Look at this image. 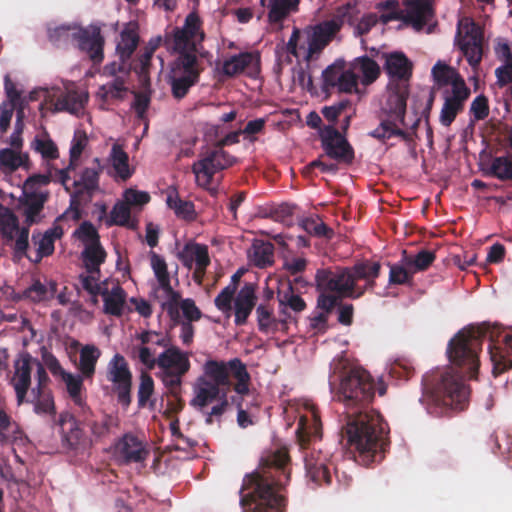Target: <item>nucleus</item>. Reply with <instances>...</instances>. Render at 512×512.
I'll return each mask as SVG.
<instances>
[{"instance_id": "1", "label": "nucleus", "mask_w": 512, "mask_h": 512, "mask_svg": "<svg viewBox=\"0 0 512 512\" xmlns=\"http://www.w3.org/2000/svg\"><path fill=\"white\" fill-rule=\"evenodd\" d=\"M489 337V354L495 377L512 369V333H504L496 326L463 329L450 339L447 347L449 361L454 366L441 373L423 377V395L420 401L433 416H447L454 410H463L470 389L464 377L477 379L480 367L479 352L483 338Z\"/></svg>"}, {"instance_id": "2", "label": "nucleus", "mask_w": 512, "mask_h": 512, "mask_svg": "<svg viewBox=\"0 0 512 512\" xmlns=\"http://www.w3.org/2000/svg\"><path fill=\"white\" fill-rule=\"evenodd\" d=\"M250 383V373L240 358L208 359L202 366V374L193 384V398L190 400V406L199 412H204L210 404L218 401L210 411L205 413V423L212 425L215 419L220 421L229 407L228 393L234 390L240 396L247 395Z\"/></svg>"}, {"instance_id": "3", "label": "nucleus", "mask_w": 512, "mask_h": 512, "mask_svg": "<svg viewBox=\"0 0 512 512\" xmlns=\"http://www.w3.org/2000/svg\"><path fill=\"white\" fill-rule=\"evenodd\" d=\"M290 481V457L286 448L277 449L261 459L255 472L244 479L240 490L243 512H283L286 499L282 489Z\"/></svg>"}, {"instance_id": "4", "label": "nucleus", "mask_w": 512, "mask_h": 512, "mask_svg": "<svg viewBox=\"0 0 512 512\" xmlns=\"http://www.w3.org/2000/svg\"><path fill=\"white\" fill-rule=\"evenodd\" d=\"M342 436L355 454V461L363 466L380 463L390 445L389 428L380 413L374 409L346 412Z\"/></svg>"}, {"instance_id": "5", "label": "nucleus", "mask_w": 512, "mask_h": 512, "mask_svg": "<svg viewBox=\"0 0 512 512\" xmlns=\"http://www.w3.org/2000/svg\"><path fill=\"white\" fill-rule=\"evenodd\" d=\"M379 262L364 260L351 267L318 269L315 275L317 288L335 292L339 297L358 299L367 290H373L380 275Z\"/></svg>"}, {"instance_id": "6", "label": "nucleus", "mask_w": 512, "mask_h": 512, "mask_svg": "<svg viewBox=\"0 0 512 512\" xmlns=\"http://www.w3.org/2000/svg\"><path fill=\"white\" fill-rule=\"evenodd\" d=\"M337 396L349 412L371 409L375 382L367 370L351 367L340 376Z\"/></svg>"}, {"instance_id": "7", "label": "nucleus", "mask_w": 512, "mask_h": 512, "mask_svg": "<svg viewBox=\"0 0 512 512\" xmlns=\"http://www.w3.org/2000/svg\"><path fill=\"white\" fill-rule=\"evenodd\" d=\"M48 38L57 47L76 45L94 63H100L104 58V38L98 26L82 28L75 24L61 25L49 28Z\"/></svg>"}, {"instance_id": "8", "label": "nucleus", "mask_w": 512, "mask_h": 512, "mask_svg": "<svg viewBox=\"0 0 512 512\" xmlns=\"http://www.w3.org/2000/svg\"><path fill=\"white\" fill-rule=\"evenodd\" d=\"M389 95L384 111L387 118L381 120L379 126L371 132V136L385 141L392 137H400L404 141H410L411 136L399 124L405 125L407 98L409 96V85L388 84Z\"/></svg>"}, {"instance_id": "9", "label": "nucleus", "mask_w": 512, "mask_h": 512, "mask_svg": "<svg viewBox=\"0 0 512 512\" xmlns=\"http://www.w3.org/2000/svg\"><path fill=\"white\" fill-rule=\"evenodd\" d=\"M345 13L338 14L332 19L322 21L316 25H308L303 29L294 27L286 44V50L294 57H298V42L306 38L308 43V58H313L333 40L344 24Z\"/></svg>"}, {"instance_id": "10", "label": "nucleus", "mask_w": 512, "mask_h": 512, "mask_svg": "<svg viewBox=\"0 0 512 512\" xmlns=\"http://www.w3.org/2000/svg\"><path fill=\"white\" fill-rule=\"evenodd\" d=\"M51 180L52 169L49 168L47 173L32 174L24 181L22 196L18 203L28 227L40 223L44 218V205L50 198V192L46 187Z\"/></svg>"}, {"instance_id": "11", "label": "nucleus", "mask_w": 512, "mask_h": 512, "mask_svg": "<svg viewBox=\"0 0 512 512\" xmlns=\"http://www.w3.org/2000/svg\"><path fill=\"white\" fill-rule=\"evenodd\" d=\"M203 21L197 12H190L184 21L182 27H174L171 32L164 35V46L171 53H176V58L184 55L193 57L195 63L199 62L197 58L198 45L205 39L203 31Z\"/></svg>"}, {"instance_id": "12", "label": "nucleus", "mask_w": 512, "mask_h": 512, "mask_svg": "<svg viewBox=\"0 0 512 512\" xmlns=\"http://www.w3.org/2000/svg\"><path fill=\"white\" fill-rule=\"evenodd\" d=\"M102 171L103 167L100 159L95 158L92 162V166L84 168L79 174V178L73 181L72 186L74 190L71 193L70 199L73 221L77 222L81 219V202H90L95 193L99 191V180Z\"/></svg>"}, {"instance_id": "13", "label": "nucleus", "mask_w": 512, "mask_h": 512, "mask_svg": "<svg viewBox=\"0 0 512 512\" xmlns=\"http://www.w3.org/2000/svg\"><path fill=\"white\" fill-rule=\"evenodd\" d=\"M202 71L203 68L199 62L195 63L193 57L184 55L181 58H175L167 76L172 96L178 100L184 98L190 88L199 82Z\"/></svg>"}, {"instance_id": "14", "label": "nucleus", "mask_w": 512, "mask_h": 512, "mask_svg": "<svg viewBox=\"0 0 512 512\" xmlns=\"http://www.w3.org/2000/svg\"><path fill=\"white\" fill-rule=\"evenodd\" d=\"M234 162L235 159L229 153L215 144L213 149L207 150L201 159L192 165L197 184L203 188H208L214 174L232 166Z\"/></svg>"}, {"instance_id": "15", "label": "nucleus", "mask_w": 512, "mask_h": 512, "mask_svg": "<svg viewBox=\"0 0 512 512\" xmlns=\"http://www.w3.org/2000/svg\"><path fill=\"white\" fill-rule=\"evenodd\" d=\"M106 378L113 385V392L124 408L131 404V390L133 375L125 357L115 354L107 365Z\"/></svg>"}, {"instance_id": "16", "label": "nucleus", "mask_w": 512, "mask_h": 512, "mask_svg": "<svg viewBox=\"0 0 512 512\" xmlns=\"http://www.w3.org/2000/svg\"><path fill=\"white\" fill-rule=\"evenodd\" d=\"M321 146L326 155L339 163L350 165L354 149L347 139L333 126H325L320 132Z\"/></svg>"}, {"instance_id": "17", "label": "nucleus", "mask_w": 512, "mask_h": 512, "mask_svg": "<svg viewBox=\"0 0 512 512\" xmlns=\"http://www.w3.org/2000/svg\"><path fill=\"white\" fill-rule=\"evenodd\" d=\"M306 478L314 487L328 486L332 483V473L335 466L326 455L313 449L304 457Z\"/></svg>"}, {"instance_id": "18", "label": "nucleus", "mask_w": 512, "mask_h": 512, "mask_svg": "<svg viewBox=\"0 0 512 512\" xmlns=\"http://www.w3.org/2000/svg\"><path fill=\"white\" fill-rule=\"evenodd\" d=\"M32 356L28 352L19 354L14 362V374L10 384L15 390L17 404L20 406L27 401V392L31 386Z\"/></svg>"}, {"instance_id": "19", "label": "nucleus", "mask_w": 512, "mask_h": 512, "mask_svg": "<svg viewBox=\"0 0 512 512\" xmlns=\"http://www.w3.org/2000/svg\"><path fill=\"white\" fill-rule=\"evenodd\" d=\"M404 18L402 26H411L421 31L432 19L434 11L429 0H403Z\"/></svg>"}, {"instance_id": "20", "label": "nucleus", "mask_w": 512, "mask_h": 512, "mask_svg": "<svg viewBox=\"0 0 512 512\" xmlns=\"http://www.w3.org/2000/svg\"><path fill=\"white\" fill-rule=\"evenodd\" d=\"M384 71L389 77L388 84L409 85L412 77L413 64L402 52L385 54Z\"/></svg>"}, {"instance_id": "21", "label": "nucleus", "mask_w": 512, "mask_h": 512, "mask_svg": "<svg viewBox=\"0 0 512 512\" xmlns=\"http://www.w3.org/2000/svg\"><path fill=\"white\" fill-rule=\"evenodd\" d=\"M157 367L162 372L188 373L191 367L189 354L170 342L158 355Z\"/></svg>"}, {"instance_id": "22", "label": "nucleus", "mask_w": 512, "mask_h": 512, "mask_svg": "<svg viewBox=\"0 0 512 512\" xmlns=\"http://www.w3.org/2000/svg\"><path fill=\"white\" fill-rule=\"evenodd\" d=\"M278 297L282 327H286L289 323H297V315L307 307L304 299L294 293L292 286L288 291L279 293Z\"/></svg>"}, {"instance_id": "23", "label": "nucleus", "mask_w": 512, "mask_h": 512, "mask_svg": "<svg viewBox=\"0 0 512 512\" xmlns=\"http://www.w3.org/2000/svg\"><path fill=\"white\" fill-rule=\"evenodd\" d=\"M256 300L255 285L245 283L234 300V322L236 326L246 324L248 317L256 306Z\"/></svg>"}, {"instance_id": "24", "label": "nucleus", "mask_w": 512, "mask_h": 512, "mask_svg": "<svg viewBox=\"0 0 512 512\" xmlns=\"http://www.w3.org/2000/svg\"><path fill=\"white\" fill-rule=\"evenodd\" d=\"M57 425L61 430L62 446L68 450L76 449L84 436L76 418L69 412H62L58 417Z\"/></svg>"}, {"instance_id": "25", "label": "nucleus", "mask_w": 512, "mask_h": 512, "mask_svg": "<svg viewBox=\"0 0 512 512\" xmlns=\"http://www.w3.org/2000/svg\"><path fill=\"white\" fill-rule=\"evenodd\" d=\"M116 450L125 463L142 462L149 455L142 441L132 434H125L118 442Z\"/></svg>"}, {"instance_id": "26", "label": "nucleus", "mask_w": 512, "mask_h": 512, "mask_svg": "<svg viewBox=\"0 0 512 512\" xmlns=\"http://www.w3.org/2000/svg\"><path fill=\"white\" fill-rule=\"evenodd\" d=\"M311 418L301 416L296 429L297 441L302 449L310 443L312 439L320 438L321 436V421L318 410L311 407Z\"/></svg>"}, {"instance_id": "27", "label": "nucleus", "mask_w": 512, "mask_h": 512, "mask_svg": "<svg viewBox=\"0 0 512 512\" xmlns=\"http://www.w3.org/2000/svg\"><path fill=\"white\" fill-rule=\"evenodd\" d=\"M300 0H260L262 6L269 8L268 21L272 24L280 23L290 13L297 12Z\"/></svg>"}, {"instance_id": "28", "label": "nucleus", "mask_w": 512, "mask_h": 512, "mask_svg": "<svg viewBox=\"0 0 512 512\" xmlns=\"http://www.w3.org/2000/svg\"><path fill=\"white\" fill-rule=\"evenodd\" d=\"M25 403L33 405V411L40 416H55L56 407L54 397L50 389L32 388L31 399Z\"/></svg>"}, {"instance_id": "29", "label": "nucleus", "mask_w": 512, "mask_h": 512, "mask_svg": "<svg viewBox=\"0 0 512 512\" xmlns=\"http://www.w3.org/2000/svg\"><path fill=\"white\" fill-rule=\"evenodd\" d=\"M100 295L103 298L105 314L116 317L122 316L126 303V292L120 285L112 287L110 291L104 288Z\"/></svg>"}, {"instance_id": "30", "label": "nucleus", "mask_w": 512, "mask_h": 512, "mask_svg": "<svg viewBox=\"0 0 512 512\" xmlns=\"http://www.w3.org/2000/svg\"><path fill=\"white\" fill-rule=\"evenodd\" d=\"M258 329L262 333L275 332L282 326L281 316L276 318L274 307L268 301L260 303L255 310Z\"/></svg>"}, {"instance_id": "31", "label": "nucleus", "mask_w": 512, "mask_h": 512, "mask_svg": "<svg viewBox=\"0 0 512 512\" xmlns=\"http://www.w3.org/2000/svg\"><path fill=\"white\" fill-rule=\"evenodd\" d=\"M106 251L101 243H87L82 251V260L88 274H99L100 266L105 262Z\"/></svg>"}, {"instance_id": "32", "label": "nucleus", "mask_w": 512, "mask_h": 512, "mask_svg": "<svg viewBox=\"0 0 512 512\" xmlns=\"http://www.w3.org/2000/svg\"><path fill=\"white\" fill-rule=\"evenodd\" d=\"M0 166L13 172L23 167L29 169V155L20 150L4 148L0 150Z\"/></svg>"}, {"instance_id": "33", "label": "nucleus", "mask_w": 512, "mask_h": 512, "mask_svg": "<svg viewBox=\"0 0 512 512\" xmlns=\"http://www.w3.org/2000/svg\"><path fill=\"white\" fill-rule=\"evenodd\" d=\"M353 69L361 74V82L363 85L372 84L378 79L381 73L380 66L377 62L368 56L357 58L353 64Z\"/></svg>"}, {"instance_id": "34", "label": "nucleus", "mask_w": 512, "mask_h": 512, "mask_svg": "<svg viewBox=\"0 0 512 512\" xmlns=\"http://www.w3.org/2000/svg\"><path fill=\"white\" fill-rule=\"evenodd\" d=\"M110 160L116 172V175L123 181L132 176V170L129 167V156L120 144H114L111 148Z\"/></svg>"}, {"instance_id": "35", "label": "nucleus", "mask_w": 512, "mask_h": 512, "mask_svg": "<svg viewBox=\"0 0 512 512\" xmlns=\"http://www.w3.org/2000/svg\"><path fill=\"white\" fill-rule=\"evenodd\" d=\"M253 59L254 56L250 52H242L233 55L223 62L222 73L228 77L236 76L250 66Z\"/></svg>"}, {"instance_id": "36", "label": "nucleus", "mask_w": 512, "mask_h": 512, "mask_svg": "<svg viewBox=\"0 0 512 512\" xmlns=\"http://www.w3.org/2000/svg\"><path fill=\"white\" fill-rule=\"evenodd\" d=\"M56 291V282L50 281L49 286H46L40 280H35L28 288L25 289L24 296L33 302H41L53 298Z\"/></svg>"}, {"instance_id": "37", "label": "nucleus", "mask_w": 512, "mask_h": 512, "mask_svg": "<svg viewBox=\"0 0 512 512\" xmlns=\"http://www.w3.org/2000/svg\"><path fill=\"white\" fill-rule=\"evenodd\" d=\"M21 229L19 227L18 217L14 212L4 206L0 207V232L7 242L13 241L16 236V232Z\"/></svg>"}, {"instance_id": "38", "label": "nucleus", "mask_w": 512, "mask_h": 512, "mask_svg": "<svg viewBox=\"0 0 512 512\" xmlns=\"http://www.w3.org/2000/svg\"><path fill=\"white\" fill-rule=\"evenodd\" d=\"M435 252L429 250H420L415 256H408L406 251H403L402 262L412 269L414 274L427 270L435 261Z\"/></svg>"}, {"instance_id": "39", "label": "nucleus", "mask_w": 512, "mask_h": 512, "mask_svg": "<svg viewBox=\"0 0 512 512\" xmlns=\"http://www.w3.org/2000/svg\"><path fill=\"white\" fill-rule=\"evenodd\" d=\"M376 8L379 11H382V14L379 17L382 24H388L394 20H400L403 23V2L400 3L398 0H385L379 2L376 5Z\"/></svg>"}, {"instance_id": "40", "label": "nucleus", "mask_w": 512, "mask_h": 512, "mask_svg": "<svg viewBox=\"0 0 512 512\" xmlns=\"http://www.w3.org/2000/svg\"><path fill=\"white\" fill-rule=\"evenodd\" d=\"M83 378H85L83 375H75L69 372L62 371V379L66 384V389L70 398L72 399L75 405L81 408L85 404L81 394L84 388Z\"/></svg>"}, {"instance_id": "41", "label": "nucleus", "mask_w": 512, "mask_h": 512, "mask_svg": "<svg viewBox=\"0 0 512 512\" xmlns=\"http://www.w3.org/2000/svg\"><path fill=\"white\" fill-rule=\"evenodd\" d=\"M100 350L93 345H86L80 351V371L85 378H92L95 373Z\"/></svg>"}, {"instance_id": "42", "label": "nucleus", "mask_w": 512, "mask_h": 512, "mask_svg": "<svg viewBox=\"0 0 512 512\" xmlns=\"http://www.w3.org/2000/svg\"><path fill=\"white\" fill-rule=\"evenodd\" d=\"M120 37L116 50L121 61L127 62L138 46L139 36L134 30H123Z\"/></svg>"}, {"instance_id": "43", "label": "nucleus", "mask_w": 512, "mask_h": 512, "mask_svg": "<svg viewBox=\"0 0 512 512\" xmlns=\"http://www.w3.org/2000/svg\"><path fill=\"white\" fill-rule=\"evenodd\" d=\"M125 83V77L116 76L111 82L100 86L98 94L104 101L108 99L123 100L128 91Z\"/></svg>"}, {"instance_id": "44", "label": "nucleus", "mask_w": 512, "mask_h": 512, "mask_svg": "<svg viewBox=\"0 0 512 512\" xmlns=\"http://www.w3.org/2000/svg\"><path fill=\"white\" fill-rule=\"evenodd\" d=\"M457 39L458 42L483 41V33L472 19L465 18L458 23Z\"/></svg>"}, {"instance_id": "45", "label": "nucleus", "mask_w": 512, "mask_h": 512, "mask_svg": "<svg viewBox=\"0 0 512 512\" xmlns=\"http://www.w3.org/2000/svg\"><path fill=\"white\" fill-rule=\"evenodd\" d=\"M431 73L435 83L439 87L450 85L455 82L457 78L462 77L455 68L441 61H438L433 66Z\"/></svg>"}, {"instance_id": "46", "label": "nucleus", "mask_w": 512, "mask_h": 512, "mask_svg": "<svg viewBox=\"0 0 512 512\" xmlns=\"http://www.w3.org/2000/svg\"><path fill=\"white\" fill-rule=\"evenodd\" d=\"M150 264L161 288L170 289V275L165 259L154 251H150Z\"/></svg>"}, {"instance_id": "47", "label": "nucleus", "mask_w": 512, "mask_h": 512, "mask_svg": "<svg viewBox=\"0 0 512 512\" xmlns=\"http://www.w3.org/2000/svg\"><path fill=\"white\" fill-rule=\"evenodd\" d=\"M253 261L258 268H266L274 262V246L269 242L254 245Z\"/></svg>"}, {"instance_id": "48", "label": "nucleus", "mask_w": 512, "mask_h": 512, "mask_svg": "<svg viewBox=\"0 0 512 512\" xmlns=\"http://www.w3.org/2000/svg\"><path fill=\"white\" fill-rule=\"evenodd\" d=\"M32 148L41 154L43 159L55 160L59 157L58 147L55 142L47 137H35L31 144Z\"/></svg>"}, {"instance_id": "49", "label": "nucleus", "mask_w": 512, "mask_h": 512, "mask_svg": "<svg viewBox=\"0 0 512 512\" xmlns=\"http://www.w3.org/2000/svg\"><path fill=\"white\" fill-rule=\"evenodd\" d=\"M488 174L500 180L512 179V161L505 156L495 157L491 162Z\"/></svg>"}, {"instance_id": "50", "label": "nucleus", "mask_w": 512, "mask_h": 512, "mask_svg": "<svg viewBox=\"0 0 512 512\" xmlns=\"http://www.w3.org/2000/svg\"><path fill=\"white\" fill-rule=\"evenodd\" d=\"M344 71L345 70L343 62H335L332 65H329L322 72L323 90L325 92H329L331 89L336 88Z\"/></svg>"}, {"instance_id": "51", "label": "nucleus", "mask_w": 512, "mask_h": 512, "mask_svg": "<svg viewBox=\"0 0 512 512\" xmlns=\"http://www.w3.org/2000/svg\"><path fill=\"white\" fill-rule=\"evenodd\" d=\"M167 204L174 210L178 217L185 220H194L195 209L194 204L191 201L182 200L177 195L175 197L169 195L167 198Z\"/></svg>"}, {"instance_id": "52", "label": "nucleus", "mask_w": 512, "mask_h": 512, "mask_svg": "<svg viewBox=\"0 0 512 512\" xmlns=\"http://www.w3.org/2000/svg\"><path fill=\"white\" fill-rule=\"evenodd\" d=\"M131 210L130 206L124 202H118L114 205L110 213V219L108 225H118L134 228V225H130Z\"/></svg>"}, {"instance_id": "53", "label": "nucleus", "mask_w": 512, "mask_h": 512, "mask_svg": "<svg viewBox=\"0 0 512 512\" xmlns=\"http://www.w3.org/2000/svg\"><path fill=\"white\" fill-rule=\"evenodd\" d=\"M54 111H67L72 114L83 108V103L76 93L61 94L53 104Z\"/></svg>"}, {"instance_id": "54", "label": "nucleus", "mask_w": 512, "mask_h": 512, "mask_svg": "<svg viewBox=\"0 0 512 512\" xmlns=\"http://www.w3.org/2000/svg\"><path fill=\"white\" fill-rule=\"evenodd\" d=\"M414 272L411 268L394 264L390 266L389 283L391 285H412Z\"/></svg>"}, {"instance_id": "55", "label": "nucleus", "mask_w": 512, "mask_h": 512, "mask_svg": "<svg viewBox=\"0 0 512 512\" xmlns=\"http://www.w3.org/2000/svg\"><path fill=\"white\" fill-rule=\"evenodd\" d=\"M153 54L143 50L134 64V71L138 74L143 87L150 86V67Z\"/></svg>"}, {"instance_id": "56", "label": "nucleus", "mask_w": 512, "mask_h": 512, "mask_svg": "<svg viewBox=\"0 0 512 512\" xmlns=\"http://www.w3.org/2000/svg\"><path fill=\"white\" fill-rule=\"evenodd\" d=\"M482 43L483 41L458 42L459 48L473 68L478 67L482 60Z\"/></svg>"}, {"instance_id": "57", "label": "nucleus", "mask_w": 512, "mask_h": 512, "mask_svg": "<svg viewBox=\"0 0 512 512\" xmlns=\"http://www.w3.org/2000/svg\"><path fill=\"white\" fill-rule=\"evenodd\" d=\"M131 357L137 358L147 370H153L158 364V357H155V351L150 346L133 347Z\"/></svg>"}, {"instance_id": "58", "label": "nucleus", "mask_w": 512, "mask_h": 512, "mask_svg": "<svg viewBox=\"0 0 512 512\" xmlns=\"http://www.w3.org/2000/svg\"><path fill=\"white\" fill-rule=\"evenodd\" d=\"M154 393V380L147 373L142 372L140 375V384L138 388V406L144 408Z\"/></svg>"}, {"instance_id": "59", "label": "nucleus", "mask_w": 512, "mask_h": 512, "mask_svg": "<svg viewBox=\"0 0 512 512\" xmlns=\"http://www.w3.org/2000/svg\"><path fill=\"white\" fill-rule=\"evenodd\" d=\"M88 139L84 132H76L71 143L70 147V168H76L78 166V161L83 153Z\"/></svg>"}, {"instance_id": "60", "label": "nucleus", "mask_w": 512, "mask_h": 512, "mask_svg": "<svg viewBox=\"0 0 512 512\" xmlns=\"http://www.w3.org/2000/svg\"><path fill=\"white\" fill-rule=\"evenodd\" d=\"M463 109L464 106L462 104L445 98L440 112V123L445 127H449Z\"/></svg>"}, {"instance_id": "61", "label": "nucleus", "mask_w": 512, "mask_h": 512, "mask_svg": "<svg viewBox=\"0 0 512 512\" xmlns=\"http://www.w3.org/2000/svg\"><path fill=\"white\" fill-rule=\"evenodd\" d=\"M236 293V288L234 285H227L224 287L221 292L216 296L214 303L218 310L227 316L230 314L232 310V300Z\"/></svg>"}, {"instance_id": "62", "label": "nucleus", "mask_w": 512, "mask_h": 512, "mask_svg": "<svg viewBox=\"0 0 512 512\" xmlns=\"http://www.w3.org/2000/svg\"><path fill=\"white\" fill-rule=\"evenodd\" d=\"M186 374L187 373L161 371V380L164 386L168 389L169 396H177L178 394H181L182 378Z\"/></svg>"}, {"instance_id": "63", "label": "nucleus", "mask_w": 512, "mask_h": 512, "mask_svg": "<svg viewBox=\"0 0 512 512\" xmlns=\"http://www.w3.org/2000/svg\"><path fill=\"white\" fill-rule=\"evenodd\" d=\"M143 88L145 89L144 91L134 93L135 99L132 104V108L134 109L137 118L140 120L145 118L151 102L150 91L147 89L149 86Z\"/></svg>"}, {"instance_id": "64", "label": "nucleus", "mask_w": 512, "mask_h": 512, "mask_svg": "<svg viewBox=\"0 0 512 512\" xmlns=\"http://www.w3.org/2000/svg\"><path fill=\"white\" fill-rule=\"evenodd\" d=\"M450 85L452 86V93L446 98L464 106L465 101L471 94L470 88L466 85L464 78H457V80Z\"/></svg>"}]
</instances>
